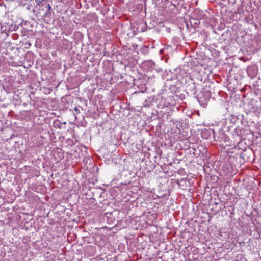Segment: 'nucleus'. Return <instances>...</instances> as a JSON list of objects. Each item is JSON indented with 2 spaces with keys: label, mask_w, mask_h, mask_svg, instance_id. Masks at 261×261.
Returning <instances> with one entry per match:
<instances>
[{
  "label": "nucleus",
  "mask_w": 261,
  "mask_h": 261,
  "mask_svg": "<svg viewBox=\"0 0 261 261\" xmlns=\"http://www.w3.org/2000/svg\"><path fill=\"white\" fill-rule=\"evenodd\" d=\"M188 90L192 94H196L197 90L196 89L195 84L194 82H191V84L188 85Z\"/></svg>",
  "instance_id": "obj_1"
},
{
  "label": "nucleus",
  "mask_w": 261,
  "mask_h": 261,
  "mask_svg": "<svg viewBox=\"0 0 261 261\" xmlns=\"http://www.w3.org/2000/svg\"><path fill=\"white\" fill-rule=\"evenodd\" d=\"M45 8L47 9H46V14H50V11H51V7L50 5L48 4L47 5V6L45 7Z\"/></svg>",
  "instance_id": "obj_2"
},
{
  "label": "nucleus",
  "mask_w": 261,
  "mask_h": 261,
  "mask_svg": "<svg viewBox=\"0 0 261 261\" xmlns=\"http://www.w3.org/2000/svg\"><path fill=\"white\" fill-rule=\"evenodd\" d=\"M221 136H222V138H224V140L226 141L227 140V139L228 138V137L227 136V135L224 133H222L221 134Z\"/></svg>",
  "instance_id": "obj_3"
},
{
  "label": "nucleus",
  "mask_w": 261,
  "mask_h": 261,
  "mask_svg": "<svg viewBox=\"0 0 261 261\" xmlns=\"http://www.w3.org/2000/svg\"><path fill=\"white\" fill-rule=\"evenodd\" d=\"M74 110L76 112V113H80V111H79V110L78 109V108L76 107H75L74 108Z\"/></svg>",
  "instance_id": "obj_4"
},
{
  "label": "nucleus",
  "mask_w": 261,
  "mask_h": 261,
  "mask_svg": "<svg viewBox=\"0 0 261 261\" xmlns=\"http://www.w3.org/2000/svg\"><path fill=\"white\" fill-rule=\"evenodd\" d=\"M36 2L37 5H39L41 2L40 0H36Z\"/></svg>",
  "instance_id": "obj_5"
}]
</instances>
